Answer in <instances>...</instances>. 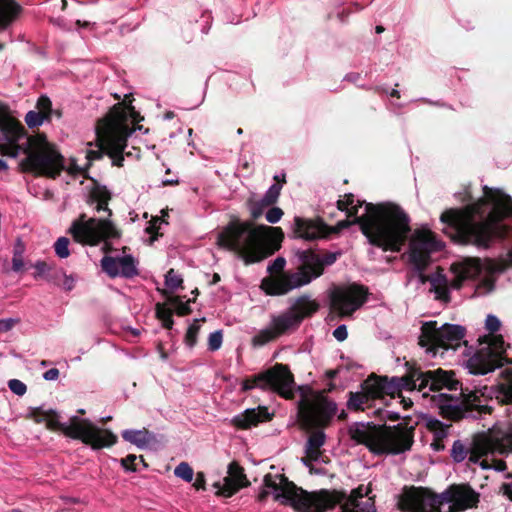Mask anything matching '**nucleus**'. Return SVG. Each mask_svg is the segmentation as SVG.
<instances>
[{"instance_id": "f257e3e1", "label": "nucleus", "mask_w": 512, "mask_h": 512, "mask_svg": "<svg viewBox=\"0 0 512 512\" xmlns=\"http://www.w3.org/2000/svg\"><path fill=\"white\" fill-rule=\"evenodd\" d=\"M371 492L370 485H359L349 494L327 489L308 492L297 487L283 474H266L257 500L263 503L272 495L276 502L290 506L296 512H327L338 504L339 512H377Z\"/></svg>"}, {"instance_id": "f03ea898", "label": "nucleus", "mask_w": 512, "mask_h": 512, "mask_svg": "<svg viewBox=\"0 0 512 512\" xmlns=\"http://www.w3.org/2000/svg\"><path fill=\"white\" fill-rule=\"evenodd\" d=\"M363 203L355 200L353 194H346L337 201V208L347 213L352 220L339 221L333 231L359 224L370 244L383 251L399 252L411 232L410 217L394 203L365 204V213L358 216Z\"/></svg>"}, {"instance_id": "7ed1b4c3", "label": "nucleus", "mask_w": 512, "mask_h": 512, "mask_svg": "<svg viewBox=\"0 0 512 512\" xmlns=\"http://www.w3.org/2000/svg\"><path fill=\"white\" fill-rule=\"evenodd\" d=\"M487 200L493 208L485 216L487 201L481 199L462 209H449L440 220L451 230V235L462 244L487 247L493 237H504L508 229L501 222L512 215V199L499 189L484 188Z\"/></svg>"}, {"instance_id": "20e7f679", "label": "nucleus", "mask_w": 512, "mask_h": 512, "mask_svg": "<svg viewBox=\"0 0 512 512\" xmlns=\"http://www.w3.org/2000/svg\"><path fill=\"white\" fill-rule=\"evenodd\" d=\"M279 227L256 225L253 221L232 220L217 235L219 248L233 252L246 265L257 263L280 248Z\"/></svg>"}, {"instance_id": "39448f33", "label": "nucleus", "mask_w": 512, "mask_h": 512, "mask_svg": "<svg viewBox=\"0 0 512 512\" xmlns=\"http://www.w3.org/2000/svg\"><path fill=\"white\" fill-rule=\"evenodd\" d=\"M511 452L512 426L501 424L477 435L469 449L460 440L455 441L451 457L455 462H462L467 458L469 463L478 464L484 470L504 471L506 463L497 457Z\"/></svg>"}, {"instance_id": "423d86ee", "label": "nucleus", "mask_w": 512, "mask_h": 512, "mask_svg": "<svg viewBox=\"0 0 512 512\" xmlns=\"http://www.w3.org/2000/svg\"><path fill=\"white\" fill-rule=\"evenodd\" d=\"M351 439L365 445L374 454H401L414 442V429L403 424L394 426L354 423L349 428Z\"/></svg>"}, {"instance_id": "0eeeda50", "label": "nucleus", "mask_w": 512, "mask_h": 512, "mask_svg": "<svg viewBox=\"0 0 512 512\" xmlns=\"http://www.w3.org/2000/svg\"><path fill=\"white\" fill-rule=\"evenodd\" d=\"M31 417L36 423H45L48 429L60 430L65 436L80 440L93 449L110 447L117 441L111 431L101 429L90 420L78 416H72L67 423H61L56 411L37 407L31 411Z\"/></svg>"}, {"instance_id": "6e6552de", "label": "nucleus", "mask_w": 512, "mask_h": 512, "mask_svg": "<svg viewBox=\"0 0 512 512\" xmlns=\"http://www.w3.org/2000/svg\"><path fill=\"white\" fill-rule=\"evenodd\" d=\"M299 258L301 265L294 273L282 274L263 281L262 288L267 295H285L303 287L320 277L325 266L332 265L336 261V255L333 253L320 255L312 251L300 252Z\"/></svg>"}, {"instance_id": "1a4fd4ad", "label": "nucleus", "mask_w": 512, "mask_h": 512, "mask_svg": "<svg viewBox=\"0 0 512 512\" xmlns=\"http://www.w3.org/2000/svg\"><path fill=\"white\" fill-rule=\"evenodd\" d=\"M128 110L133 112V107L115 105L97 126L100 151L105 152L112 159V164L118 167L123 165V150L127 137L132 133L127 123Z\"/></svg>"}, {"instance_id": "9d476101", "label": "nucleus", "mask_w": 512, "mask_h": 512, "mask_svg": "<svg viewBox=\"0 0 512 512\" xmlns=\"http://www.w3.org/2000/svg\"><path fill=\"white\" fill-rule=\"evenodd\" d=\"M27 154L22 162L24 170L48 177L58 176L64 168L63 157L55 147L47 141L43 134L27 139Z\"/></svg>"}, {"instance_id": "9b49d317", "label": "nucleus", "mask_w": 512, "mask_h": 512, "mask_svg": "<svg viewBox=\"0 0 512 512\" xmlns=\"http://www.w3.org/2000/svg\"><path fill=\"white\" fill-rule=\"evenodd\" d=\"M500 321L494 315H488L485 321L490 335L486 337V346L480 348L467 362V368L472 374L484 375L498 367H502L509 360L503 356L505 342L500 335H495L500 328Z\"/></svg>"}, {"instance_id": "f8f14e48", "label": "nucleus", "mask_w": 512, "mask_h": 512, "mask_svg": "<svg viewBox=\"0 0 512 512\" xmlns=\"http://www.w3.org/2000/svg\"><path fill=\"white\" fill-rule=\"evenodd\" d=\"M481 271L480 261L478 259H464L460 262L454 263L451 266V273L453 277H448L443 274L441 269L428 277L430 282V291L434 293L435 299L449 302L450 290L459 289L463 281L475 278Z\"/></svg>"}, {"instance_id": "ddd939ff", "label": "nucleus", "mask_w": 512, "mask_h": 512, "mask_svg": "<svg viewBox=\"0 0 512 512\" xmlns=\"http://www.w3.org/2000/svg\"><path fill=\"white\" fill-rule=\"evenodd\" d=\"M68 232L75 242L89 246L120 237V232L109 218H88L84 213L72 222Z\"/></svg>"}, {"instance_id": "4468645a", "label": "nucleus", "mask_w": 512, "mask_h": 512, "mask_svg": "<svg viewBox=\"0 0 512 512\" xmlns=\"http://www.w3.org/2000/svg\"><path fill=\"white\" fill-rule=\"evenodd\" d=\"M465 336V328L455 324L437 325L436 321H429L422 325L419 344L427 348L433 356L438 349L456 350Z\"/></svg>"}, {"instance_id": "2eb2a0df", "label": "nucleus", "mask_w": 512, "mask_h": 512, "mask_svg": "<svg viewBox=\"0 0 512 512\" xmlns=\"http://www.w3.org/2000/svg\"><path fill=\"white\" fill-rule=\"evenodd\" d=\"M294 378L289 368L283 364H276L272 368L246 379L242 382V390L253 388L270 389L280 396L290 399L294 395Z\"/></svg>"}, {"instance_id": "dca6fc26", "label": "nucleus", "mask_w": 512, "mask_h": 512, "mask_svg": "<svg viewBox=\"0 0 512 512\" xmlns=\"http://www.w3.org/2000/svg\"><path fill=\"white\" fill-rule=\"evenodd\" d=\"M337 412V405L322 393L301 400L299 414L309 428L327 426Z\"/></svg>"}, {"instance_id": "f3484780", "label": "nucleus", "mask_w": 512, "mask_h": 512, "mask_svg": "<svg viewBox=\"0 0 512 512\" xmlns=\"http://www.w3.org/2000/svg\"><path fill=\"white\" fill-rule=\"evenodd\" d=\"M409 379L410 391L422 392L423 397L428 396V392L425 391L426 388H429V391H439L442 389L452 391L457 390L459 385L452 371H445L440 368L429 371L413 369L409 372Z\"/></svg>"}, {"instance_id": "a211bd4d", "label": "nucleus", "mask_w": 512, "mask_h": 512, "mask_svg": "<svg viewBox=\"0 0 512 512\" xmlns=\"http://www.w3.org/2000/svg\"><path fill=\"white\" fill-rule=\"evenodd\" d=\"M480 494L469 484H452L438 494L439 512H463L476 508Z\"/></svg>"}, {"instance_id": "6ab92c4d", "label": "nucleus", "mask_w": 512, "mask_h": 512, "mask_svg": "<svg viewBox=\"0 0 512 512\" xmlns=\"http://www.w3.org/2000/svg\"><path fill=\"white\" fill-rule=\"evenodd\" d=\"M443 245L435 235L426 228L414 230L409 241V261L418 271L424 270L430 262V255L440 251Z\"/></svg>"}, {"instance_id": "aec40b11", "label": "nucleus", "mask_w": 512, "mask_h": 512, "mask_svg": "<svg viewBox=\"0 0 512 512\" xmlns=\"http://www.w3.org/2000/svg\"><path fill=\"white\" fill-rule=\"evenodd\" d=\"M368 290L358 284L335 288L330 295L333 310L341 316L351 315L366 301Z\"/></svg>"}, {"instance_id": "412c9836", "label": "nucleus", "mask_w": 512, "mask_h": 512, "mask_svg": "<svg viewBox=\"0 0 512 512\" xmlns=\"http://www.w3.org/2000/svg\"><path fill=\"white\" fill-rule=\"evenodd\" d=\"M398 507L408 512H439L438 494L422 487H406L398 500Z\"/></svg>"}, {"instance_id": "4be33fe9", "label": "nucleus", "mask_w": 512, "mask_h": 512, "mask_svg": "<svg viewBox=\"0 0 512 512\" xmlns=\"http://www.w3.org/2000/svg\"><path fill=\"white\" fill-rule=\"evenodd\" d=\"M299 326V318L291 314L289 310L279 315H273L269 325L253 336L252 345L255 347L263 346L286 333L296 330Z\"/></svg>"}, {"instance_id": "5701e85b", "label": "nucleus", "mask_w": 512, "mask_h": 512, "mask_svg": "<svg viewBox=\"0 0 512 512\" xmlns=\"http://www.w3.org/2000/svg\"><path fill=\"white\" fill-rule=\"evenodd\" d=\"M0 132L2 134L0 152L11 157H17L22 150L18 142L25 135L23 125L7 111H0Z\"/></svg>"}, {"instance_id": "b1692460", "label": "nucleus", "mask_w": 512, "mask_h": 512, "mask_svg": "<svg viewBox=\"0 0 512 512\" xmlns=\"http://www.w3.org/2000/svg\"><path fill=\"white\" fill-rule=\"evenodd\" d=\"M361 389L366 391L371 400L390 395L395 398V393L400 389L410 391L409 374L405 377H393L390 380L386 376H369L361 385Z\"/></svg>"}, {"instance_id": "393cba45", "label": "nucleus", "mask_w": 512, "mask_h": 512, "mask_svg": "<svg viewBox=\"0 0 512 512\" xmlns=\"http://www.w3.org/2000/svg\"><path fill=\"white\" fill-rule=\"evenodd\" d=\"M103 271L111 278H132L138 275L137 261L130 254L121 256H104L101 259Z\"/></svg>"}, {"instance_id": "a878e982", "label": "nucleus", "mask_w": 512, "mask_h": 512, "mask_svg": "<svg viewBox=\"0 0 512 512\" xmlns=\"http://www.w3.org/2000/svg\"><path fill=\"white\" fill-rule=\"evenodd\" d=\"M293 232L296 237L311 241L326 237L331 230L320 220L295 217Z\"/></svg>"}, {"instance_id": "bb28decb", "label": "nucleus", "mask_w": 512, "mask_h": 512, "mask_svg": "<svg viewBox=\"0 0 512 512\" xmlns=\"http://www.w3.org/2000/svg\"><path fill=\"white\" fill-rule=\"evenodd\" d=\"M272 416L273 414L269 413L267 407L258 406L257 408L246 409L244 412L234 416L232 423L237 428L249 429L259 423L271 420Z\"/></svg>"}, {"instance_id": "cd10ccee", "label": "nucleus", "mask_w": 512, "mask_h": 512, "mask_svg": "<svg viewBox=\"0 0 512 512\" xmlns=\"http://www.w3.org/2000/svg\"><path fill=\"white\" fill-rule=\"evenodd\" d=\"M319 307L320 305L315 299L309 295H302L293 301L288 310L299 318V324H301L305 318L316 313Z\"/></svg>"}, {"instance_id": "c85d7f7f", "label": "nucleus", "mask_w": 512, "mask_h": 512, "mask_svg": "<svg viewBox=\"0 0 512 512\" xmlns=\"http://www.w3.org/2000/svg\"><path fill=\"white\" fill-rule=\"evenodd\" d=\"M437 402L441 413L449 418H457L461 414L460 399L447 393H439L432 397Z\"/></svg>"}, {"instance_id": "c756f323", "label": "nucleus", "mask_w": 512, "mask_h": 512, "mask_svg": "<svg viewBox=\"0 0 512 512\" xmlns=\"http://www.w3.org/2000/svg\"><path fill=\"white\" fill-rule=\"evenodd\" d=\"M22 8L15 0H0V28L4 29L19 16Z\"/></svg>"}, {"instance_id": "7c9ffc66", "label": "nucleus", "mask_w": 512, "mask_h": 512, "mask_svg": "<svg viewBox=\"0 0 512 512\" xmlns=\"http://www.w3.org/2000/svg\"><path fill=\"white\" fill-rule=\"evenodd\" d=\"M325 441L326 435L321 430L314 431L309 435L305 453L310 461H317L320 458L322 454L321 447L325 444Z\"/></svg>"}, {"instance_id": "2f4dec72", "label": "nucleus", "mask_w": 512, "mask_h": 512, "mask_svg": "<svg viewBox=\"0 0 512 512\" xmlns=\"http://www.w3.org/2000/svg\"><path fill=\"white\" fill-rule=\"evenodd\" d=\"M110 199L111 194L106 187L96 186L90 192L88 203L90 205H95V210L97 212L105 211L108 213V217H110L112 215V211L108 208V202Z\"/></svg>"}, {"instance_id": "473e14b6", "label": "nucleus", "mask_w": 512, "mask_h": 512, "mask_svg": "<svg viewBox=\"0 0 512 512\" xmlns=\"http://www.w3.org/2000/svg\"><path fill=\"white\" fill-rule=\"evenodd\" d=\"M124 440L136 445L139 448L146 447L150 442V435L146 429L143 430H124L122 432Z\"/></svg>"}, {"instance_id": "72a5a7b5", "label": "nucleus", "mask_w": 512, "mask_h": 512, "mask_svg": "<svg viewBox=\"0 0 512 512\" xmlns=\"http://www.w3.org/2000/svg\"><path fill=\"white\" fill-rule=\"evenodd\" d=\"M371 398L369 395L361 389L360 392H350L349 399L347 401V407L350 410H364L369 406Z\"/></svg>"}, {"instance_id": "f704fd0d", "label": "nucleus", "mask_w": 512, "mask_h": 512, "mask_svg": "<svg viewBox=\"0 0 512 512\" xmlns=\"http://www.w3.org/2000/svg\"><path fill=\"white\" fill-rule=\"evenodd\" d=\"M426 427L433 433L435 439H444L447 437L451 425L431 417L426 420Z\"/></svg>"}, {"instance_id": "c9c22d12", "label": "nucleus", "mask_w": 512, "mask_h": 512, "mask_svg": "<svg viewBox=\"0 0 512 512\" xmlns=\"http://www.w3.org/2000/svg\"><path fill=\"white\" fill-rule=\"evenodd\" d=\"M214 486L218 489L217 493L219 495H222L224 497H231L242 486H244V484H241L233 480V478L225 477L222 485L220 483H215Z\"/></svg>"}, {"instance_id": "e433bc0d", "label": "nucleus", "mask_w": 512, "mask_h": 512, "mask_svg": "<svg viewBox=\"0 0 512 512\" xmlns=\"http://www.w3.org/2000/svg\"><path fill=\"white\" fill-rule=\"evenodd\" d=\"M37 111L41 114H43L48 120L51 119V116L53 113L57 115V117H60L61 114L58 111L52 110V103L51 100L43 95L38 98L37 104H36Z\"/></svg>"}, {"instance_id": "4c0bfd02", "label": "nucleus", "mask_w": 512, "mask_h": 512, "mask_svg": "<svg viewBox=\"0 0 512 512\" xmlns=\"http://www.w3.org/2000/svg\"><path fill=\"white\" fill-rule=\"evenodd\" d=\"M281 189V184H272L261 198L262 203L266 204L268 207L274 205L279 199Z\"/></svg>"}, {"instance_id": "58836bf2", "label": "nucleus", "mask_w": 512, "mask_h": 512, "mask_svg": "<svg viewBox=\"0 0 512 512\" xmlns=\"http://www.w3.org/2000/svg\"><path fill=\"white\" fill-rule=\"evenodd\" d=\"M174 474L185 482H191L193 480L194 471L187 462H181L175 467Z\"/></svg>"}, {"instance_id": "ea45409f", "label": "nucleus", "mask_w": 512, "mask_h": 512, "mask_svg": "<svg viewBox=\"0 0 512 512\" xmlns=\"http://www.w3.org/2000/svg\"><path fill=\"white\" fill-rule=\"evenodd\" d=\"M183 279L181 275L176 273L174 269H170L167 274L165 275V285L166 287L171 290H177L182 286Z\"/></svg>"}, {"instance_id": "a19ab883", "label": "nucleus", "mask_w": 512, "mask_h": 512, "mask_svg": "<svg viewBox=\"0 0 512 512\" xmlns=\"http://www.w3.org/2000/svg\"><path fill=\"white\" fill-rule=\"evenodd\" d=\"M169 303L179 315H187L191 312L189 300L184 302L179 296H173L169 298Z\"/></svg>"}, {"instance_id": "79ce46f5", "label": "nucleus", "mask_w": 512, "mask_h": 512, "mask_svg": "<svg viewBox=\"0 0 512 512\" xmlns=\"http://www.w3.org/2000/svg\"><path fill=\"white\" fill-rule=\"evenodd\" d=\"M285 264H286V261L283 257H277L275 260H273L272 263L268 266L267 270L271 274H273V273H277V274L271 275V276H269V278L280 276L282 274H286L287 272H283ZM266 279H268V277H266ZM264 280H265V278L262 281H264ZM262 283L263 282H261V284ZM261 289L264 291V289L262 287H261Z\"/></svg>"}, {"instance_id": "37998d69", "label": "nucleus", "mask_w": 512, "mask_h": 512, "mask_svg": "<svg viewBox=\"0 0 512 512\" xmlns=\"http://www.w3.org/2000/svg\"><path fill=\"white\" fill-rule=\"evenodd\" d=\"M69 239L66 237H60L54 244L55 253L59 258H67L70 255L69 251Z\"/></svg>"}, {"instance_id": "c03bdc74", "label": "nucleus", "mask_w": 512, "mask_h": 512, "mask_svg": "<svg viewBox=\"0 0 512 512\" xmlns=\"http://www.w3.org/2000/svg\"><path fill=\"white\" fill-rule=\"evenodd\" d=\"M48 120L43 114L38 111H29L25 116V122L30 128L38 127Z\"/></svg>"}, {"instance_id": "a18cd8bd", "label": "nucleus", "mask_w": 512, "mask_h": 512, "mask_svg": "<svg viewBox=\"0 0 512 512\" xmlns=\"http://www.w3.org/2000/svg\"><path fill=\"white\" fill-rule=\"evenodd\" d=\"M223 334L221 330L212 332L208 337V350L215 352L222 346Z\"/></svg>"}, {"instance_id": "49530a36", "label": "nucleus", "mask_w": 512, "mask_h": 512, "mask_svg": "<svg viewBox=\"0 0 512 512\" xmlns=\"http://www.w3.org/2000/svg\"><path fill=\"white\" fill-rule=\"evenodd\" d=\"M249 212L253 220H257L259 217H261L264 213V209L268 206L264 203H262V200H256V201H249Z\"/></svg>"}, {"instance_id": "de8ad7c7", "label": "nucleus", "mask_w": 512, "mask_h": 512, "mask_svg": "<svg viewBox=\"0 0 512 512\" xmlns=\"http://www.w3.org/2000/svg\"><path fill=\"white\" fill-rule=\"evenodd\" d=\"M229 478H233V480L244 484L245 475L243 473V469L236 463L232 462L228 466V476Z\"/></svg>"}, {"instance_id": "09e8293b", "label": "nucleus", "mask_w": 512, "mask_h": 512, "mask_svg": "<svg viewBox=\"0 0 512 512\" xmlns=\"http://www.w3.org/2000/svg\"><path fill=\"white\" fill-rule=\"evenodd\" d=\"M199 329L200 326L196 323L189 326L185 336V342L189 347H193L196 344Z\"/></svg>"}, {"instance_id": "8fccbe9b", "label": "nucleus", "mask_w": 512, "mask_h": 512, "mask_svg": "<svg viewBox=\"0 0 512 512\" xmlns=\"http://www.w3.org/2000/svg\"><path fill=\"white\" fill-rule=\"evenodd\" d=\"M502 375L505 377V382L501 383V389L509 396L512 397V369L506 368Z\"/></svg>"}, {"instance_id": "3c124183", "label": "nucleus", "mask_w": 512, "mask_h": 512, "mask_svg": "<svg viewBox=\"0 0 512 512\" xmlns=\"http://www.w3.org/2000/svg\"><path fill=\"white\" fill-rule=\"evenodd\" d=\"M284 212L281 208L279 207H271L266 213H265V218L267 220V222L271 223V224H275V223H278L282 216H283Z\"/></svg>"}, {"instance_id": "603ef678", "label": "nucleus", "mask_w": 512, "mask_h": 512, "mask_svg": "<svg viewBox=\"0 0 512 512\" xmlns=\"http://www.w3.org/2000/svg\"><path fill=\"white\" fill-rule=\"evenodd\" d=\"M8 387L13 393H15L18 396L24 395L27 390L26 385L18 379H11L8 382Z\"/></svg>"}, {"instance_id": "864d4df0", "label": "nucleus", "mask_w": 512, "mask_h": 512, "mask_svg": "<svg viewBox=\"0 0 512 512\" xmlns=\"http://www.w3.org/2000/svg\"><path fill=\"white\" fill-rule=\"evenodd\" d=\"M137 460V457L135 455H128L127 457L121 459V465L123 468L127 471H136L135 467V461Z\"/></svg>"}, {"instance_id": "5fc2aeb1", "label": "nucleus", "mask_w": 512, "mask_h": 512, "mask_svg": "<svg viewBox=\"0 0 512 512\" xmlns=\"http://www.w3.org/2000/svg\"><path fill=\"white\" fill-rule=\"evenodd\" d=\"M59 275L63 278L61 283L63 288L67 291L72 290L75 284V278L72 275L65 274L63 271H60Z\"/></svg>"}, {"instance_id": "6e6d98bb", "label": "nucleus", "mask_w": 512, "mask_h": 512, "mask_svg": "<svg viewBox=\"0 0 512 512\" xmlns=\"http://www.w3.org/2000/svg\"><path fill=\"white\" fill-rule=\"evenodd\" d=\"M157 315L162 319L164 327L170 329L173 323L170 312L158 308Z\"/></svg>"}, {"instance_id": "4d7b16f0", "label": "nucleus", "mask_w": 512, "mask_h": 512, "mask_svg": "<svg viewBox=\"0 0 512 512\" xmlns=\"http://www.w3.org/2000/svg\"><path fill=\"white\" fill-rule=\"evenodd\" d=\"M34 268L36 269L35 278L43 276L47 271L50 270V266L44 261H37L34 264Z\"/></svg>"}, {"instance_id": "13d9d810", "label": "nucleus", "mask_w": 512, "mask_h": 512, "mask_svg": "<svg viewBox=\"0 0 512 512\" xmlns=\"http://www.w3.org/2000/svg\"><path fill=\"white\" fill-rule=\"evenodd\" d=\"M26 246L21 238H17L13 247V256L23 257Z\"/></svg>"}, {"instance_id": "bf43d9fd", "label": "nucleus", "mask_w": 512, "mask_h": 512, "mask_svg": "<svg viewBox=\"0 0 512 512\" xmlns=\"http://www.w3.org/2000/svg\"><path fill=\"white\" fill-rule=\"evenodd\" d=\"M333 336L338 340V341H344L347 336H348V333H347V328L345 325H339L334 331H333Z\"/></svg>"}, {"instance_id": "052dcab7", "label": "nucleus", "mask_w": 512, "mask_h": 512, "mask_svg": "<svg viewBox=\"0 0 512 512\" xmlns=\"http://www.w3.org/2000/svg\"><path fill=\"white\" fill-rule=\"evenodd\" d=\"M18 322L16 319L8 318L0 320V333L6 332L12 329V327Z\"/></svg>"}, {"instance_id": "680f3d73", "label": "nucleus", "mask_w": 512, "mask_h": 512, "mask_svg": "<svg viewBox=\"0 0 512 512\" xmlns=\"http://www.w3.org/2000/svg\"><path fill=\"white\" fill-rule=\"evenodd\" d=\"M24 261L23 257L13 256L12 257V269L15 272H20L23 270Z\"/></svg>"}, {"instance_id": "e2e57ef3", "label": "nucleus", "mask_w": 512, "mask_h": 512, "mask_svg": "<svg viewBox=\"0 0 512 512\" xmlns=\"http://www.w3.org/2000/svg\"><path fill=\"white\" fill-rule=\"evenodd\" d=\"M59 377V370L57 368H51L43 374V378L47 381L57 380Z\"/></svg>"}, {"instance_id": "0e129e2a", "label": "nucleus", "mask_w": 512, "mask_h": 512, "mask_svg": "<svg viewBox=\"0 0 512 512\" xmlns=\"http://www.w3.org/2000/svg\"><path fill=\"white\" fill-rule=\"evenodd\" d=\"M193 486L197 489H204L205 488V475L203 472H198L196 474L195 482L193 483Z\"/></svg>"}, {"instance_id": "69168bd1", "label": "nucleus", "mask_w": 512, "mask_h": 512, "mask_svg": "<svg viewBox=\"0 0 512 512\" xmlns=\"http://www.w3.org/2000/svg\"><path fill=\"white\" fill-rule=\"evenodd\" d=\"M402 390L403 389H400L398 392L395 393V397L399 398L400 399V403L403 405V407L405 409H408L412 406L413 402L411 399H406L403 395H402Z\"/></svg>"}, {"instance_id": "338daca9", "label": "nucleus", "mask_w": 512, "mask_h": 512, "mask_svg": "<svg viewBox=\"0 0 512 512\" xmlns=\"http://www.w3.org/2000/svg\"><path fill=\"white\" fill-rule=\"evenodd\" d=\"M502 489L504 494L507 495L510 500H512V480L508 483H504Z\"/></svg>"}, {"instance_id": "774afa93", "label": "nucleus", "mask_w": 512, "mask_h": 512, "mask_svg": "<svg viewBox=\"0 0 512 512\" xmlns=\"http://www.w3.org/2000/svg\"><path fill=\"white\" fill-rule=\"evenodd\" d=\"M443 439H433L431 446L435 451H440L444 449V444L442 443Z\"/></svg>"}]
</instances>
